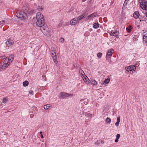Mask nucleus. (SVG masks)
Masks as SVG:
<instances>
[{
	"label": "nucleus",
	"instance_id": "obj_27",
	"mask_svg": "<svg viewBox=\"0 0 147 147\" xmlns=\"http://www.w3.org/2000/svg\"><path fill=\"white\" fill-rule=\"evenodd\" d=\"M102 55V53H98L97 54V56L99 58H100Z\"/></svg>",
	"mask_w": 147,
	"mask_h": 147
},
{
	"label": "nucleus",
	"instance_id": "obj_43",
	"mask_svg": "<svg viewBox=\"0 0 147 147\" xmlns=\"http://www.w3.org/2000/svg\"><path fill=\"white\" fill-rule=\"evenodd\" d=\"M45 106H46V105H44V108L45 109H45Z\"/></svg>",
	"mask_w": 147,
	"mask_h": 147
},
{
	"label": "nucleus",
	"instance_id": "obj_29",
	"mask_svg": "<svg viewBox=\"0 0 147 147\" xmlns=\"http://www.w3.org/2000/svg\"><path fill=\"white\" fill-rule=\"evenodd\" d=\"M130 28H126L127 31L128 32H130L131 30V26H130Z\"/></svg>",
	"mask_w": 147,
	"mask_h": 147
},
{
	"label": "nucleus",
	"instance_id": "obj_6",
	"mask_svg": "<svg viewBox=\"0 0 147 147\" xmlns=\"http://www.w3.org/2000/svg\"><path fill=\"white\" fill-rule=\"evenodd\" d=\"M78 22V20L77 18H75L71 20L70 23L72 25H75L77 24Z\"/></svg>",
	"mask_w": 147,
	"mask_h": 147
},
{
	"label": "nucleus",
	"instance_id": "obj_44",
	"mask_svg": "<svg viewBox=\"0 0 147 147\" xmlns=\"http://www.w3.org/2000/svg\"><path fill=\"white\" fill-rule=\"evenodd\" d=\"M38 9L39 10V11H40V9H42V8H40V9L38 8Z\"/></svg>",
	"mask_w": 147,
	"mask_h": 147
},
{
	"label": "nucleus",
	"instance_id": "obj_14",
	"mask_svg": "<svg viewBox=\"0 0 147 147\" xmlns=\"http://www.w3.org/2000/svg\"><path fill=\"white\" fill-rule=\"evenodd\" d=\"M99 26V24L98 23H95L93 24V27L95 29L98 28Z\"/></svg>",
	"mask_w": 147,
	"mask_h": 147
},
{
	"label": "nucleus",
	"instance_id": "obj_34",
	"mask_svg": "<svg viewBox=\"0 0 147 147\" xmlns=\"http://www.w3.org/2000/svg\"><path fill=\"white\" fill-rule=\"evenodd\" d=\"M117 122H120V116H118L117 117Z\"/></svg>",
	"mask_w": 147,
	"mask_h": 147
},
{
	"label": "nucleus",
	"instance_id": "obj_9",
	"mask_svg": "<svg viewBox=\"0 0 147 147\" xmlns=\"http://www.w3.org/2000/svg\"><path fill=\"white\" fill-rule=\"evenodd\" d=\"M86 16V14L84 13H83L78 16L77 18L78 20H80L83 18H85Z\"/></svg>",
	"mask_w": 147,
	"mask_h": 147
},
{
	"label": "nucleus",
	"instance_id": "obj_25",
	"mask_svg": "<svg viewBox=\"0 0 147 147\" xmlns=\"http://www.w3.org/2000/svg\"><path fill=\"white\" fill-rule=\"evenodd\" d=\"M79 72L80 74H81L82 76L84 74V71L82 69L80 70Z\"/></svg>",
	"mask_w": 147,
	"mask_h": 147
},
{
	"label": "nucleus",
	"instance_id": "obj_38",
	"mask_svg": "<svg viewBox=\"0 0 147 147\" xmlns=\"http://www.w3.org/2000/svg\"><path fill=\"white\" fill-rule=\"evenodd\" d=\"M119 122H117L115 123V125L117 126L118 127L119 125Z\"/></svg>",
	"mask_w": 147,
	"mask_h": 147
},
{
	"label": "nucleus",
	"instance_id": "obj_18",
	"mask_svg": "<svg viewBox=\"0 0 147 147\" xmlns=\"http://www.w3.org/2000/svg\"><path fill=\"white\" fill-rule=\"evenodd\" d=\"M91 83L92 84L94 85H96L97 84V82L95 80H92L91 81Z\"/></svg>",
	"mask_w": 147,
	"mask_h": 147
},
{
	"label": "nucleus",
	"instance_id": "obj_47",
	"mask_svg": "<svg viewBox=\"0 0 147 147\" xmlns=\"http://www.w3.org/2000/svg\"><path fill=\"white\" fill-rule=\"evenodd\" d=\"M42 131H40V134H42Z\"/></svg>",
	"mask_w": 147,
	"mask_h": 147
},
{
	"label": "nucleus",
	"instance_id": "obj_15",
	"mask_svg": "<svg viewBox=\"0 0 147 147\" xmlns=\"http://www.w3.org/2000/svg\"><path fill=\"white\" fill-rule=\"evenodd\" d=\"M14 58L13 55H12L10 56L9 57L8 61H12Z\"/></svg>",
	"mask_w": 147,
	"mask_h": 147
},
{
	"label": "nucleus",
	"instance_id": "obj_42",
	"mask_svg": "<svg viewBox=\"0 0 147 147\" xmlns=\"http://www.w3.org/2000/svg\"><path fill=\"white\" fill-rule=\"evenodd\" d=\"M41 138H43V135L42 134H41Z\"/></svg>",
	"mask_w": 147,
	"mask_h": 147
},
{
	"label": "nucleus",
	"instance_id": "obj_26",
	"mask_svg": "<svg viewBox=\"0 0 147 147\" xmlns=\"http://www.w3.org/2000/svg\"><path fill=\"white\" fill-rule=\"evenodd\" d=\"M127 1H126V0H125L123 5V8L125 7L127 5Z\"/></svg>",
	"mask_w": 147,
	"mask_h": 147
},
{
	"label": "nucleus",
	"instance_id": "obj_22",
	"mask_svg": "<svg viewBox=\"0 0 147 147\" xmlns=\"http://www.w3.org/2000/svg\"><path fill=\"white\" fill-rule=\"evenodd\" d=\"M117 31H116L115 32V31H113V30H112V31L110 32V35L112 36H114V34H115L117 33Z\"/></svg>",
	"mask_w": 147,
	"mask_h": 147
},
{
	"label": "nucleus",
	"instance_id": "obj_40",
	"mask_svg": "<svg viewBox=\"0 0 147 147\" xmlns=\"http://www.w3.org/2000/svg\"><path fill=\"white\" fill-rule=\"evenodd\" d=\"M118 139L116 138L115 140V142H118Z\"/></svg>",
	"mask_w": 147,
	"mask_h": 147
},
{
	"label": "nucleus",
	"instance_id": "obj_33",
	"mask_svg": "<svg viewBox=\"0 0 147 147\" xmlns=\"http://www.w3.org/2000/svg\"><path fill=\"white\" fill-rule=\"evenodd\" d=\"M61 42H63L64 40V39L63 38H61L59 40Z\"/></svg>",
	"mask_w": 147,
	"mask_h": 147
},
{
	"label": "nucleus",
	"instance_id": "obj_23",
	"mask_svg": "<svg viewBox=\"0 0 147 147\" xmlns=\"http://www.w3.org/2000/svg\"><path fill=\"white\" fill-rule=\"evenodd\" d=\"M131 71H134L136 69V66L134 65H131Z\"/></svg>",
	"mask_w": 147,
	"mask_h": 147
},
{
	"label": "nucleus",
	"instance_id": "obj_2",
	"mask_svg": "<svg viewBox=\"0 0 147 147\" xmlns=\"http://www.w3.org/2000/svg\"><path fill=\"white\" fill-rule=\"evenodd\" d=\"M16 16L23 21H26L28 19L26 13L22 11H19L18 13H17Z\"/></svg>",
	"mask_w": 147,
	"mask_h": 147
},
{
	"label": "nucleus",
	"instance_id": "obj_8",
	"mask_svg": "<svg viewBox=\"0 0 147 147\" xmlns=\"http://www.w3.org/2000/svg\"><path fill=\"white\" fill-rule=\"evenodd\" d=\"M10 64V61H8L7 63H4L1 67V69H5Z\"/></svg>",
	"mask_w": 147,
	"mask_h": 147
},
{
	"label": "nucleus",
	"instance_id": "obj_48",
	"mask_svg": "<svg viewBox=\"0 0 147 147\" xmlns=\"http://www.w3.org/2000/svg\"><path fill=\"white\" fill-rule=\"evenodd\" d=\"M129 0H126V1H128Z\"/></svg>",
	"mask_w": 147,
	"mask_h": 147
},
{
	"label": "nucleus",
	"instance_id": "obj_24",
	"mask_svg": "<svg viewBox=\"0 0 147 147\" xmlns=\"http://www.w3.org/2000/svg\"><path fill=\"white\" fill-rule=\"evenodd\" d=\"M0 58H1V59L3 60V63H4L7 59V58H6L5 56L1 57H0Z\"/></svg>",
	"mask_w": 147,
	"mask_h": 147
},
{
	"label": "nucleus",
	"instance_id": "obj_1",
	"mask_svg": "<svg viewBox=\"0 0 147 147\" xmlns=\"http://www.w3.org/2000/svg\"><path fill=\"white\" fill-rule=\"evenodd\" d=\"M36 18L37 20L36 23V25L40 27V30L43 33H45L46 26L45 23V19L43 15H41L40 12L37 13Z\"/></svg>",
	"mask_w": 147,
	"mask_h": 147
},
{
	"label": "nucleus",
	"instance_id": "obj_21",
	"mask_svg": "<svg viewBox=\"0 0 147 147\" xmlns=\"http://www.w3.org/2000/svg\"><path fill=\"white\" fill-rule=\"evenodd\" d=\"M8 99V98L7 97L4 98L3 100V103H6L7 102Z\"/></svg>",
	"mask_w": 147,
	"mask_h": 147
},
{
	"label": "nucleus",
	"instance_id": "obj_19",
	"mask_svg": "<svg viewBox=\"0 0 147 147\" xmlns=\"http://www.w3.org/2000/svg\"><path fill=\"white\" fill-rule=\"evenodd\" d=\"M105 121L106 123H109L111 121V120L110 118L107 117Z\"/></svg>",
	"mask_w": 147,
	"mask_h": 147
},
{
	"label": "nucleus",
	"instance_id": "obj_4",
	"mask_svg": "<svg viewBox=\"0 0 147 147\" xmlns=\"http://www.w3.org/2000/svg\"><path fill=\"white\" fill-rule=\"evenodd\" d=\"M140 6L143 10H147V1H142L140 3Z\"/></svg>",
	"mask_w": 147,
	"mask_h": 147
},
{
	"label": "nucleus",
	"instance_id": "obj_10",
	"mask_svg": "<svg viewBox=\"0 0 147 147\" xmlns=\"http://www.w3.org/2000/svg\"><path fill=\"white\" fill-rule=\"evenodd\" d=\"M13 43V41L12 40L10 39H8L6 41V44L7 45L10 46Z\"/></svg>",
	"mask_w": 147,
	"mask_h": 147
},
{
	"label": "nucleus",
	"instance_id": "obj_45",
	"mask_svg": "<svg viewBox=\"0 0 147 147\" xmlns=\"http://www.w3.org/2000/svg\"><path fill=\"white\" fill-rule=\"evenodd\" d=\"M146 17H147V12L146 13Z\"/></svg>",
	"mask_w": 147,
	"mask_h": 147
},
{
	"label": "nucleus",
	"instance_id": "obj_46",
	"mask_svg": "<svg viewBox=\"0 0 147 147\" xmlns=\"http://www.w3.org/2000/svg\"><path fill=\"white\" fill-rule=\"evenodd\" d=\"M86 0H82V2H84L86 1Z\"/></svg>",
	"mask_w": 147,
	"mask_h": 147
},
{
	"label": "nucleus",
	"instance_id": "obj_36",
	"mask_svg": "<svg viewBox=\"0 0 147 147\" xmlns=\"http://www.w3.org/2000/svg\"><path fill=\"white\" fill-rule=\"evenodd\" d=\"M120 137V135L119 134H118L117 135L116 138L119 139Z\"/></svg>",
	"mask_w": 147,
	"mask_h": 147
},
{
	"label": "nucleus",
	"instance_id": "obj_49",
	"mask_svg": "<svg viewBox=\"0 0 147 147\" xmlns=\"http://www.w3.org/2000/svg\"><path fill=\"white\" fill-rule=\"evenodd\" d=\"M92 115V114H91L90 115V116H91Z\"/></svg>",
	"mask_w": 147,
	"mask_h": 147
},
{
	"label": "nucleus",
	"instance_id": "obj_5",
	"mask_svg": "<svg viewBox=\"0 0 147 147\" xmlns=\"http://www.w3.org/2000/svg\"><path fill=\"white\" fill-rule=\"evenodd\" d=\"M51 53L52 54V56L54 61L55 64H57L58 62L57 60V57L55 51V50H53L51 52Z\"/></svg>",
	"mask_w": 147,
	"mask_h": 147
},
{
	"label": "nucleus",
	"instance_id": "obj_17",
	"mask_svg": "<svg viewBox=\"0 0 147 147\" xmlns=\"http://www.w3.org/2000/svg\"><path fill=\"white\" fill-rule=\"evenodd\" d=\"M29 84V82L27 81H25L23 82V85L24 86H26L28 85Z\"/></svg>",
	"mask_w": 147,
	"mask_h": 147
},
{
	"label": "nucleus",
	"instance_id": "obj_3",
	"mask_svg": "<svg viewBox=\"0 0 147 147\" xmlns=\"http://www.w3.org/2000/svg\"><path fill=\"white\" fill-rule=\"evenodd\" d=\"M73 95L64 92H61L59 94V97L61 98H64L68 96L71 97Z\"/></svg>",
	"mask_w": 147,
	"mask_h": 147
},
{
	"label": "nucleus",
	"instance_id": "obj_20",
	"mask_svg": "<svg viewBox=\"0 0 147 147\" xmlns=\"http://www.w3.org/2000/svg\"><path fill=\"white\" fill-rule=\"evenodd\" d=\"M110 81V80L109 79H105L104 81L103 84H106L108 83Z\"/></svg>",
	"mask_w": 147,
	"mask_h": 147
},
{
	"label": "nucleus",
	"instance_id": "obj_35",
	"mask_svg": "<svg viewBox=\"0 0 147 147\" xmlns=\"http://www.w3.org/2000/svg\"><path fill=\"white\" fill-rule=\"evenodd\" d=\"M99 144H100V140L97 141L95 143V144L96 145Z\"/></svg>",
	"mask_w": 147,
	"mask_h": 147
},
{
	"label": "nucleus",
	"instance_id": "obj_32",
	"mask_svg": "<svg viewBox=\"0 0 147 147\" xmlns=\"http://www.w3.org/2000/svg\"><path fill=\"white\" fill-rule=\"evenodd\" d=\"M62 25V22H60L58 25V28L60 27Z\"/></svg>",
	"mask_w": 147,
	"mask_h": 147
},
{
	"label": "nucleus",
	"instance_id": "obj_41",
	"mask_svg": "<svg viewBox=\"0 0 147 147\" xmlns=\"http://www.w3.org/2000/svg\"><path fill=\"white\" fill-rule=\"evenodd\" d=\"M117 38H118L119 37V36L118 34H115V35H114Z\"/></svg>",
	"mask_w": 147,
	"mask_h": 147
},
{
	"label": "nucleus",
	"instance_id": "obj_37",
	"mask_svg": "<svg viewBox=\"0 0 147 147\" xmlns=\"http://www.w3.org/2000/svg\"><path fill=\"white\" fill-rule=\"evenodd\" d=\"M29 94H30L31 95H33V91L32 90H30L29 92Z\"/></svg>",
	"mask_w": 147,
	"mask_h": 147
},
{
	"label": "nucleus",
	"instance_id": "obj_12",
	"mask_svg": "<svg viewBox=\"0 0 147 147\" xmlns=\"http://www.w3.org/2000/svg\"><path fill=\"white\" fill-rule=\"evenodd\" d=\"M139 14L138 11H136L134 13V17L136 19L138 18L139 17Z\"/></svg>",
	"mask_w": 147,
	"mask_h": 147
},
{
	"label": "nucleus",
	"instance_id": "obj_7",
	"mask_svg": "<svg viewBox=\"0 0 147 147\" xmlns=\"http://www.w3.org/2000/svg\"><path fill=\"white\" fill-rule=\"evenodd\" d=\"M143 40L145 41L146 43H147V31L143 33Z\"/></svg>",
	"mask_w": 147,
	"mask_h": 147
},
{
	"label": "nucleus",
	"instance_id": "obj_39",
	"mask_svg": "<svg viewBox=\"0 0 147 147\" xmlns=\"http://www.w3.org/2000/svg\"><path fill=\"white\" fill-rule=\"evenodd\" d=\"M48 32V31H47V32ZM50 35V33L49 32H48V33L47 32V36H49Z\"/></svg>",
	"mask_w": 147,
	"mask_h": 147
},
{
	"label": "nucleus",
	"instance_id": "obj_11",
	"mask_svg": "<svg viewBox=\"0 0 147 147\" xmlns=\"http://www.w3.org/2000/svg\"><path fill=\"white\" fill-rule=\"evenodd\" d=\"M112 51H114V50L113 49H111L109 50L107 52V55L106 56L109 57H111L112 56L111 52Z\"/></svg>",
	"mask_w": 147,
	"mask_h": 147
},
{
	"label": "nucleus",
	"instance_id": "obj_13",
	"mask_svg": "<svg viewBox=\"0 0 147 147\" xmlns=\"http://www.w3.org/2000/svg\"><path fill=\"white\" fill-rule=\"evenodd\" d=\"M96 13H92L91 15H89L87 17L88 19H89L90 18H93L94 17L96 16Z\"/></svg>",
	"mask_w": 147,
	"mask_h": 147
},
{
	"label": "nucleus",
	"instance_id": "obj_31",
	"mask_svg": "<svg viewBox=\"0 0 147 147\" xmlns=\"http://www.w3.org/2000/svg\"><path fill=\"white\" fill-rule=\"evenodd\" d=\"M5 24V21L2 20L0 21V25L2 24V25H4Z\"/></svg>",
	"mask_w": 147,
	"mask_h": 147
},
{
	"label": "nucleus",
	"instance_id": "obj_30",
	"mask_svg": "<svg viewBox=\"0 0 147 147\" xmlns=\"http://www.w3.org/2000/svg\"><path fill=\"white\" fill-rule=\"evenodd\" d=\"M88 78H84L83 79L84 81L87 83V82H88Z\"/></svg>",
	"mask_w": 147,
	"mask_h": 147
},
{
	"label": "nucleus",
	"instance_id": "obj_16",
	"mask_svg": "<svg viewBox=\"0 0 147 147\" xmlns=\"http://www.w3.org/2000/svg\"><path fill=\"white\" fill-rule=\"evenodd\" d=\"M131 66L126 67L125 68V69L127 71H131Z\"/></svg>",
	"mask_w": 147,
	"mask_h": 147
},
{
	"label": "nucleus",
	"instance_id": "obj_28",
	"mask_svg": "<svg viewBox=\"0 0 147 147\" xmlns=\"http://www.w3.org/2000/svg\"><path fill=\"white\" fill-rule=\"evenodd\" d=\"M51 106L49 104H47V110L51 108Z\"/></svg>",
	"mask_w": 147,
	"mask_h": 147
}]
</instances>
